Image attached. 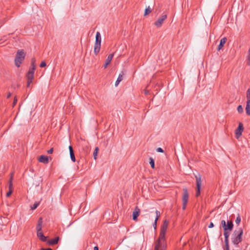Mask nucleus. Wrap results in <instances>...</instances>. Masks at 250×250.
I'll list each match as a JSON object with an SVG mask.
<instances>
[{
	"label": "nucleus",
	"instance_id": "nucleus-1",
	"mask_svg": "<svg viewBox=\"0 0 250 250\" xmlns=\"http://www.w3.org/2000/svg\"><path fill=\"white\" fill-rule=\"evenodd\" d=\"M243 229L241 227L236 228L232 233L231 236V241L234 247L236 248L233 250H241L239 244L243 240Z\"/></svg>",
	"mask_w": 250,
	"mask_h": 250
},
{
	"label": "nucleus",
	"instance_id": "nucleus-2",
	"mask_svg": "<svg viewBox=\"0 0 250 250\" xmlns=\"http://www.w3.org/2000/svg\"><path fill=\"white\" fill-rule=\"evenodd\" d=\"M36 68V59L35 58H32L31 61V66L29 69L26 74V77L27 79V82L26 86L29 87L30 84L32 83V80L34 77V72Z\"/></svg>",
	"mask_w": 250,
	"mask_h": 250
},
{
	"label": "nucleus",
	"instance_id": "nucleus-3",
	"mask_svg": "<svg viewBox=\"0 0 250 250\" xmlns=\"http://www.w3.org/2000/svg\"><path fill=\"white\" fill-rule=\"evenodd\" d=\"M25 54L23 50H19L17 53L16 56L15 58V65L19 67L21 62L24 60Z\"/></svg>",
	"mask_w": 250,
	"mask_h": 250
},
{
	"label": "nucleus",
	"instance_id": "nucleus-4",
	"mask_svg": "<svg viewBox=\"0 0 250 250\" xmlns=\"http://www.w3.org/2000/svg\"><path fill=\"white\" fill-rule=\"evenodd\" d=\"M223 229L224 231H232L233 228V224L231 219L227 220H224L221 221L220 228Z\"/></svg>",
	"mask_w": 250,
	"mask_h": 250
},
{
	"label": "nucleus",
	"instance_id": "nucleus-5",
	"mask_svg": "<svg viewBox=\"0 0 250 250\" xmlns=\"http://www.w3.org/2000/svg\"><path fill=\"white\" fill-rule=\"evenodd\" d=\"M101 36L100 32H97L96 34V40L94 44V52L95 55H98L101 48Z\"/></svg>",
	"mask_w": 250,
	"mask_h": 250
},
{
	"label": "nucleus",
	"instance_id": "nucleus-6",
	"mask_svg": "<svg viewBox=\"0 0 250 250\" xmlns=\"http://www.w3.org/2000/svg\"><path fill=\"white\" fill-rule=\"evenodd\" d=\"M169 222L167 220H165L163 223L162 226L161 228V230L159 234V238H160L161 239L166 240L165 239V234L167 229V227L168 225Z\"/></svg>",
	"mask_w": 250,
	"mask_h": 250
},
{
	"label": "nucleus",
	"instance_id": "nucleus-7",
	"mask_svg": "<svg viewBox=\"0 0 250 250\" xmlns=\"http://www.w3.org/2000/svg\"><path fill=\"white\" fill-rule=\"evenodd\" d=\"M195 177L196 178V191L195 195L196 197H198L200 195L201 193L202 181L201 175L199 174L197 175H195Z\"/></svg>",
	"mask_w": 250,
	"mask_h": 250
},
{
	"label": "nucleus",
	"instance_id": "nucleus-8",
	"mask_svg": "<svg viewBox=\"0 0 250 250\" xmlns=\"http://www.w3.org/2000/svg\"><path fill=\"white\" fill-rule=\"evenodd\" d=\"M183 194L182 196V208L185 209L188 200V193L187 188H184L183 189Z\"/></svg>",
	"mask_w": 250,
	"mask_h": 250
},
{
	"label": "nucleus",
	"instance_id": "nucleus-9",
	"mask_svg": "<svg viewBox=\"0 0 250 250\" xmlns=\"http://www.w3.org/2000/svg\"><path fill=\"white\" fill-rule=\"evenodd\" d=\"M231 231H224L225 237V246L223 247L224 250H229V238Z\"/></svg>",
	"mask_w": 250,
	"mask_h": 250
},
{
	"label": "nucleus",
	"instance_id": "nucleus-10",
	"mask_svg": "<svg viewBox=\"0 0 250 250\" xmlns=\"http://www.w3.org/2000/svg\"><path fill=\"white\" fill-rule=\"evenodd\" d=\"M165 242L166 240H163L158 238L157 240L155 242L154 247V250H159V248L165 247Z\"/></svg>",
	"mask_w": 250,
	"mask_h": 250
},
{
	"label": "nucleus",
	"instance_id": "nucleus-11",
	"mask_svg": "<svg viewBox=\"0 0 250 250\" xmlns=\"http://www.w3.org/2000/svg\"><path fill=\"white\" fill-rule=\"evenodd\" d=\"M244 130L243 125L242 123H239L238 126L235 131V137L237 139L242 135V132Z\"/></svg>",
	"mask_w": 250,
	"mask_h": 250
},
{
	"label": "nucleus",
	"instance_id": "nucleus-12",
	"mask_svg": "<svg viewBox=\"0 0 250 250\" xmlns=\"http://www.w3.org/2000/svg\"><path fill=\"white\" fill-rule=\"evenodd\" d=\"M167 18V15L163 14L155 22L154 25L157 27H160L162 26L164 21Z\"/></svg>",
	"mask_w": 250,
	"mask_h": 250
},
{
	"label": "nucleus",
	"instance_id": "nucleus-13",
	"mask_svg": "<svg viewBox=\"0 0 250 250\" xmlns=\"http://www.w3.org/2000/svg\"><path fill=\"white\" fill-rule=\"evenodd\" d=\"M140 213V209L137 206L135 207L134 210L132 214V219L134 221H136L138 219V217L139 216Z\"/></svg>",
	"mask_w": 250,
	"mask_h": 250
},
{
	"label": "nucleus",
	"instance_id": "nucleus-14",
	"mask_svg": "<svg viewBox=\"0 0 250 250\" xmlns=\"http://www.w3.org/2000/svg\"><path fill=\"white\" fill-rule=\"evenodd\" d=\"M60 237L59 236H57L53 239L47 241V243L50 246H53L57 244L58 243Z\"/></svg>",
	"mask_w": 250,
	"mask_h": 250
},
{
	"label": "nucleus",
	"instance_id": "nucleus-15",
	"mask_svg": "<svg viewBox=\"0 0 250 250\" xmlns=\"http://www.w3.org/2000/svg\"><path fill=\"white\" fill-rule=\"evenodd\" d=\"M42 217H40L38 221V224L36 227V229H37V233L39 232L42 231Z\"/></svg>",
	"mask_w": 250,
	"mask_h": 250
},
{
	"label": "nucleus",
	"instance_id": "nucleus-16",
	"mask_svg": "<svg viewBox=\"0 0 250 250\" xmlns=\"http://www.w3.org/2000/svg\"><path fill=\"white\" fill-rule=\"evenodd\" d=\"M113 56L114 54H110L108 56L107 59L105 60V63L103 65L104 68H106L107 65L110 63L113 59Z\"/></svg>",
	"mask_w": 250,
	"mask_h": 250
},
{
	"label": "nucleus",
	"instance_id": "nucleus-17",
	"mask_svg": "<svg viewBox=\"0 0 250 250\" xmlns=\"http://www.w3.org/2000/svg\"><path fill=\"white\" fill-rule=\"evenodd\" d=\"M68 148L69 150L70 156L71 160L73 162H76V158H75V156L74 151L73 150L72 146H69L68 147Z\"/></svg>",
	"mask_w": 250,
	"mask_h": 250
},
{
	"label": "nucleus",
	"instance_id": "nucleus-18",
	"mask_svg": "<svg viewBox=\"0 0 250 250\" xmlns=\"http://www.w3.org/2000/svg\"><path fill=\"white\" fill-rule=\"evenodd\" d=\"M39 161L41 163L46 164L49 163L48 157L47 156L41 155L39 159Z\"/></svg>",
	"mask_w": 250,
	"mask_h": 250
},
{
	"label": "nucleus",
	"instance_id": "nucleus-19",
	"mask_svg": "<svg viewBox=\"0 0 250 250\" xmlns=\"http://www.w3.org/2000/svg\"><path fill=\"white\" fill-rule=\"evenodd\" d=\"M155 213H156V218H155L154 222V223L153 224V227H154L155 229H156V228H157V221L158 220V219H159V217H160V215H161L160 211L157 210H156L155 211Z\"/></svg>",
	"mask_w": 250,
	"mask_h": 250
},
{
	"label": "nucleus",
	"instance_id": "nucleus-20",
	"mask_svg": "<svg viewBox=\"0 0 250 250\" xmlns=\"http://www.w3.org/2000/svg\"><path fill=\"white\" fill-rule=\"evenodd\" d=\"M227 40V38H226V37L222 38L220 40V43L218 45V47H217L218 51H219L220 49H222V48L224 45L225 43L226 42Z\"/></svg>",
	"mask_w": 250,
	"mask_h": 250
},
{
	"label": "nucleus",
	"instance_id": "nucleus-21",
	"mask_svg": "<svg viewBox=\"0 0 250 250\" xmlns=\"http://www.w3.org/2000/svg\"><path fill=\"white\" fill-rule=\"evenodd\" d=\"M37 236L40 238V239L42 242H46L47 241V237L45 236L42 232H39L37 233Z\"/></svg>",
	"mask_w": 250,
	"mask_h": 250
},
{
	"label": "nucleus",
	"instance_id": "nucleus-22",
	"mask_svg": "<svg viewBox=\"0 0 250 250\" xmlns=\"http://www.w3.org/2000/svg\"><path fill=\"white\" fill-rule=\"evenodd\" d=\"M123 75H124V72H122L121 74H120L118 78H117V80H116L115 82V85L117 86L119 83L123 80Z\"/></svg>",
	"mask_w": 250,
	"mask_h": 250
},
{
	"label": "nucleus",
	"instance_id": "nucleus-23",
	"mask_svg": "<svg viewBox=\"0 0 250 250\" xmlns=\"http://www.w3.org/2000/svg\"><path fill=\"white\" fill-rule=\"evenodd\" d=\"M246 113L248 115L250 116V102L247 101V104L246 107Z\"/></svg>",
	"mask_w": 250,
	"mask_h": 250
},
{
	"label": "nucleus",
	"instance_id": "nucleus-24",
	"mask_svg": "<svg viewBox=\"0 0 250 250\" xmlns=\"http://www.w3.org/2000/svg\"><path fill=\"white\" fill-rule=\"evenodd\" d=\"M12 175L13 174L11 173V177L9 180V189H12L13 190V183H12V181H13V176H12Z\"/></svg>",
	"mask_w": 250,
	"mask_h": 250
},
{
	"label": "nucleus",
	"instance_id": "nucleus-25",
	"mask_svg": "<svg viewBox=\"0 0 250 250\" xmlns=\"http://www.w3.org/2000/svg\"><path fill=\"white\" fill-rule=\"evenodd\" d=\"M149 162L151 166V167L152 168L154 169L155 168V161L152 158L150 157L149 159Z\"/></svg>",
	"mask_w": 250,
	"mask_h": 250
},
{
	"label": "nucleus",
	"instance_id": "nucleus-26",
	"mask_svg": "<svg viewBox=\"0 0 250 250\" xmlns=\"http://www.w3.org/2000/svg\"><path fill=\"white\" fill-rule=\"evenodd\" d=\"M152 11L151 8L148 6L147 8H146L144 13V16H146L147 15H148L149 13H150Z\"/></svg>",
	"mask_w": 250,
	"mask_h": 250
},
{
	"label": "nucleus",
	"instance_id": "nucleus-27",
	"mask_svg": "<svg viewBox=\"0 0 250 250\" xmlns=\"http://www.w3.org/2000/svg\"><path fill=\"white\" fill-rule=\"evenodd\" d=\"M98 151H99L98 147H96L95 148L94 151L93 152V158L95 160L97 159V156Z\"/></svg>",
	"mask_w": 250,
	"mask_h": 250
},
{
	"label": "nucleus",
	"instance_id": "nucleus-28",
	"mask_svg": "<svg viewBox=\"0 0 250 250\" xmlns=\"http://www.w3.org/2000/svg\"><path fill=\"white\" fill-rule=\"evenodd\" d=\"M40 203L39 202H35L32 206H31V209L34 210L39 205Z\"/></svg>",
	"mask_w": 250,
	"mask_h": 250
},
{
	"label": "nucleus",
	"instance_id": "nucleus-29",
	"mask_svg": "<svg viewBox=\"0 0 250 250\" xmlns=\"http://www.w3.org/2000/svg\"><path fill=\"white\" fill-rule=\"evenodd\" d=\"M237 111L239 113H242L243 112V108L241 105H239L238 106Z\"/></svg>",
	"mask_w": 250,
	"mask_h": 250
},
{
	"label": "nucleus",
	"instance_id": "nucleus-30",
	"mask_svg": "<svg viewBox=\"0 0 250 250\" xmlns=\"http://www.w3.org/2000/svg\"><path fill=\"white\" fill-rule=\"evenodd\" d=\"M247 101L250 102V88H249L247 91Z\"/></svg>",
	"mask_w": 250,
	"mask_h": 250
},
{
	"label": "nucleus",
	"instance_id": "nucleus-31",
	"mask_svg": "<svg viewBox=\"0 0 250 250\" xmlns=\"http://www.w3.org/2000/svg\"><path fill=\"white\" fill-rule=\"evenodd\" d=\"M240 222H241V217H240V215L239 214H238L236 219L235 220V223H236V224L238 225Z\"/></svg>",
	"mask_w": 250,
	"mask_h": 250
},
{
	"label": "nucleus",
	"instance_id": "nucleus-32",
	"mask_svg": "<svg viewBox=\"0 0 250 250\" xmlns=\"http://www.w3.org/2000/svg\"><path fill=\"white\" fill-rule=\"evenodd\" d=\"M248 64L249 65H250V47L248 51Z\"/></svg>",
	"mask_w": 250,
	"mask_h": 250
},
{
	"label": "nucleus",
	"instance_id": "nucleus-33",
	"mask_svg": "<svg viewBox=\"0 0 250 250\" xmlns=\"http://www.w3.org/2000/svg\"><path fill=\"white\" fill-rule=\"evenodd\" d=\"M13 190L12 189H9V191L6 193V197H9L12 193Z\"/></svg>",
	"mask_w": 250,
	"mask_h": 250
},
{
	"label": "nucleus",
	"instance_id": "nucleus-34",
	"mask_svg": "<svg viewBox=\"0 0 250 250\" xmlns=\"http://www.w3.org/2000/svg\"><path fill=\"white\" fill-rule=\"evenodd\" d=\"M46 62H45L44 61H43V62H42L41 63V64H40V66L41 67H44L46 66Z\"/></svg>",
	"mask_w": 250,
	"mask_h": 250
},
{
	"label": "nucleus",
	"instance_id": "nucleus-35",
	"mask_svg": "<svg viewBox=\"0 0 250 250\" xmlns=\"http://www.w3.org/2000/svg\"><path fill=\"white\" fill-rule=\"evenodd\" d=\"M156 151L158 152H161V153L164 152L163 149L161 147L157 148L156 149Z\"/></svg>",
	"mask_w": 250,
	"mask_h": 250
},
{
	"label": "nucleus",
	"instance_id": "nucleus-36",
	"mask_svg": "<svg viewBox=\"0 0 250 250\" xmlns=\"http://www.w3.org/2000/svg\"><path fill=\"white\" fill-rule=\"evenodd\" d=\"M54 149L53 147L51 148L49 150L47 151V153L48 154H52L53 152Z\"/></svg>",
	"mask_w": 250,
	"mask_h": 250
},
{
	"label": "nucleus",
	"instance_id": "nucleus-37",
	"mask_svg": "<svg viewBox=\"0 0 250 250\" xmlns=\"http://www.w3.org/2000/svg\"><path fill=\"white\" fill-rule=\"evenodd\" d=\"M17 99L16 97H15L14 98V101L13 103V106H15L16 105V104H17Z\"/></svg>",
	"mask_w": 250,
	"mask_h": 250
},
{
	"label": "nucleus",
	"instance_id": "nucleus-38",
	"mask_svg": "<svg viewBox=\"0 0 250 250\" xmlns=\"http://www.w3.org/2000/svg\"><path fill=\"white\" fill-rule=\"evenodd\" d=\"M214 227V224L212 222H210L209 226H208V228H212Z\"/></svg>",
	"mask_w": 250,
	"mask_h": 250
},
{
	"label": "nucleus",
	"instance_id": "nucleus-39",
	"mask_svg": "<svg viewBox=\"0 0 250 250\" xmlns=\"http://www.w3.org/2000/svg\"><path fill=\"white\" fill-rule=\"evenodd\" d=\"M41 250H53L51 248H47V249L42 248L41 249Z\"/></svg>",
	"mask_w": 250,
	"mask_h": 250
},
{
	"label": "nucleus",
	"instance_id": "nucleus-40",
	"mask_svg": "<svg viewBox=\"0 0 250 250\" xmlns=\"http://www.w3.org/2000/svg\"><path fill=\"white\" fill-rule=\"evenodd\" d=\"M11 95V93L9 92L7 95V98H9L10 97Z\"/></svg>",
	"mask_w": 250,
	"mask_h": 250
},
{
	"label": "nucleus",
	"instance_id": "nucleus-41",
	"mask_svg": "<svg viewBox=\"0 0 250 250\" xmlns=\"http://www.w3.org/2000/svg\"><path fill=\"white\" fill-rule=\"evenodd\" d=\"M94 250H99V248L98 246H95L94 248Z\"/></svg>",
	"mask_w": 250,
	"mask_h": 250
},
{
	"label": "nucleus",
	"instance_id": "nucleus-42",
	"mask_svg": "<svg viewBox=\"0 0 250 250\" xmlns=\"http://www.w3.org/2000/svg\"><path fill=\"white\" fill-rule=\"evenodd\" d=\"M166 243L165 242V247L162 248L161 250H166Z\"/></svg>",
	"mask_w": 250,
	"mask_h": 250
},
{
	"label": "nucleus",
	"instance_id": "nucleus-43",
	"mask_svg": "<svg viewBox=\"0 0 250 250\" xmlns=\"http://www.w3.org/2000/svg\"><path fill=\"white\" fill-rule=\"evenodd\" d=\"M147 93H148V92H147V91H146V92H145L146 94H147Z\"/></svg>",
	"mask_w": 250,
	"mask_h": 250
}]
</instances>
